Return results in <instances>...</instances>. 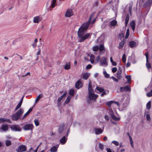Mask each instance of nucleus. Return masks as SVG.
Segmentation results:
<instances>
[{
    "instance_id": "58",
    "label": "nucleus",
    "mask_w": 152,
    "mask_h": 152,
    "mask_svg": "<svg viewBox=\"0 0 152 152\" xmlns=\"http://www.w3.org/2000/svg\"><path fill=\"white\" fill-rule=\"evenodd\" d=\"M92 67V66L91 64H88L86 67V68L87 69H90Z\"/></svg>"
},
{
    "instance_id": "49",
    "label": "nucleus",
    "mask_w": 152,
    "mask_h": 152,
    "mask_svg": "<svg viewBox=\"0 0 152 152\" xmlns=\"http://www.w3.org/2000/svg\"><path fill=\"white\" fill-rule=\"evenodd\" d=\"M99 46H95L93 48V49L94 51H96L99 49Z\"/></svg>"
},
{
    "instance_id": "36",
    "label": "nucleus",
    "mask_w": 152,
    "mask_h": 152,
    "mask_svg": "<svg viewBox=\"0 0 152 152\" xmlns=\"http://www.w3.org/2000/svg\"><path fill=\"white\" fill-rule=\"evenodd\" d=\"M99 55L98 56L95 58V61L97 62H98L99 61V59L100 58V55H102V53L100 52L99 53Z\"/></svg>"
},
{
    "instance_id": "62",
    "label": "nucleus",
    "mask_w": 152,
    "mask_h": 152,
    "mask_svg": "<svg viewBox=\"0 0 152 152\" xmlns=\"http://www.w3.org/2000/svg\"><path fill=\"white\" fill-rule=\"evenodd\" d=\"M111 63H112V65H113V66H115L117 65V63L115 61H112L111 62Z\"/></svg>"
},
{
    "instance_id": "47",
    "label": "nucleus",
    "mask_w": 152,
    "mask_h": 152,
    "mask_svg": "<svg viewBox=\"0 0 152 152\" xmlns=\"http://www.w3.org/2000/svg\"><path fill=\"white\" fill-rule=\"evenodd\" d=\"M112 143L114 144L116 146H118L119 145V143L118 141L115 140L113 141Z\"/></svg>"
},
{
    "instance_id": "33",
    "label": "nucleus",
    "mask_w": 152,
    "mask_h": 152,
    "mask_svg": "<svg viewBox=\"0 0 152 152\" xmlns=\"http://www.w3.org/2000/svg\"><path fill=\"white\" fill-rule=\"evenodd\" d=\"M129 19V14H127L125 19V25L126 26L127 24Z\"/></svg>"
},
{
    "instance_id": "60",
    "label": "nucleus",
    "mask_w": 152,
    "mask_h": 152,
    "mask_svg": "<svg viewBox=\"0 0 152 152\" xmlns=\"http://www.w3.org/2000/svg\"><path fill=\"white\" fill-rule=\"evenodd\" d=\"M129 62H130L129 61H128V62L126 64V67H128L130 66L131 64Z\"/></svg>"
},
{
    "instance_id": "3",
    "label": "nucleus",
    "mask_w": 152,
    "mask_h": 152,
    "mask_svg": "<svg viewBox=\"0 0 152 152\" xmlns=\"http://www.w3.org/2000/svg\"><path fill=\"white\" fill-rule=\"evenodd\" d=\"M108 65L107 58L104 56L102 57L100 60V65L107 66Z\"/></svg>"
},
{
    "instance_id": "50",
    "label": "nucleus",
    "mask_w": 152,
    "mask_h": 152,
    "mask_svg": "<svg viewBox=\"0 0 152 152\" xmlns=\"http://www.w3.org/2000/svg\"><path fill=\"white\" fill-rule=\"evenodd\" d=\"M122 60L123 62L125 63L126 61V55L125 54H123L122 58Z\"/></svg>"
},
{
    "instance_id": "32",
    "label": "nucleus",
    "mask_w": 152,
    "mask_h": 152,
    "mask_svg": "<svg viewBox=\"0 0 152 152\" xmlns=\"http://www.w3.org/2000/svg\"><path fill=\"white\" fill-rule=\"evenodd\" d=\"M42 97V94H40L37 97L36 99L35 100V103L37 102ZM36 103H35V104Z\"/></svg>"
},
{
    "instance_id": "4",
    "label": "nucleus",
    "mask_w": 152,
    "mask_h": 152,
    "mask_svg": "<svg viewBox=\"0 0 152 152\" xmlns=\"http://www.w3.org/2000/svg\"><path fill=\"white\" fill-rule=\"evenodd\" d=\"M56 3V0H51V4L50 6L48 5L47 4L46 5V7H48V11L51 10L52 9L54 8L55 6V4Z\"/></svg>"
},
{
    "instance_id": "23",
    "label": "nucleus",
    "mask_w": 152,
    "mask_h": 152,
    "mask_svg": "<svg viewBox=\"0 0 152 152\" xmlns=\"http://www.w3.org/2000/svg\"><path fill=\"white\" fill-rule=\"evenodd\" d=\"M4 122H8L11 123V122L10 119H8L4 118H0V123H3Z\"/></svg>"
},
{
    "instance_id": "17",
    "label": "nucleus",
    "mask_w": 152,
    "mask_h": 152,
    "mask_svg": "<svg viewBox=\"0 0 152 152\" xmlns=\"http://www.w3.org/2000/svg\"><path fill=\"white\" fill-rule=\"evenodd\" d=\"M82 86V83L80 80L78 81L75 84V87L79 89Z\"/></svg>"
},
{
    "instance_id": "31",
    "label": "nucleus",
    "mask_w": 152,
    "mask_h": 152,
    "mask_svg": "<svg viewBox=\"0 0 152 152\" xmlns=\"http://www.w3.org/2000/svg\"><path fill=\"white\" fill-rule=\"evenodd\" d=\"M70 67V62H68L67 63L66 65H65L64 68L66 70L69 69Z\"/></svg>"
},
{
    "instance_id": "14",
    "label": "nucleus",
    "mask_w": 152,
    "mask_h": 152,
    "mask_svg": "<svg viewBox=\"0 0 152 152\" xmlns=\"http://www.w3.org/2000/svg\"><path fill=\"white\" fill-rule=\"evenodd\" d=\"M8 129V125H7L3 124L1 125V127L0 129V130L1 132H3L2 130L3 131H6Z\"/></svg>"
},
{
    "instance_id": "11",
    "label": "nucleus",
    "mask_w": 152,
    "mask_h": 152,
    "mask_svg": "<svg viewBox=\"0 0 152 152\" xmlns=\"http://www.w3.org/2000/svg\"><path fill=\"white\" fill-rule=\"evenodd\" d=\"M130 88L129 86H126L124 87H121L120 88V91L121 92H126L129 91Z\"/></svg>"
},
{
    "instance_id": "10",
    "label": "nucleus",
    "mask_w": 152,
    "mask_h": 152,
    "mask_svg": "<svg viewBox=\"0 0 152 152\" xmlns=\"http://www.w3.org/2000/svg\"><path fill=\"white\" fill-rule=\"evenodd\" d=\"M98 97V96L95 94L94 93L89 94V97L90 99L92 100H95Z\"/></svg>"
},
{
    "instance_id": "7",
    "label": "nucleus",
    "mask_w": 152,
    "mask_h": 152,
    "mask_svg": "<svg viewBox=\"0 0 152 152\" xmlns=\"http://www.w3.org/2000/svg\"><path fill=\"white\" fill-rule=\"evenodd\" d=\"M26 147L24 145L19 146L18 148L17 151L18 152H23L26 150Z\"/></svg>"
},
{
    "instance_id": "53",
    "label": "nucleus",
    "mask_w": 152,
    "mask_h": 152,
    "mask_svg": "<svg viewBox=\"0 0 152 152\" xmlns=\"http://www.w3.org/2000/svg\"><path fill=\"white\" fill-rule=\"evenodd\" d=\"M117 69L116 67H113L112 69V71L113 72L115 73L117 71Z\"/></svg>"
},
{
    "instance_id": "61",
    "label": "nucleus",
    "mask_w": 152,
    "mask_h": 152,
    "mask_svg": "<svg viewBox=\"0 0 152 152\" xmlns=\"http://www.w3.org/2000/svg\"><path fill=\"white\" fill-rule=\"evenodd\" d=\"M106 150L107 152H114V151H112L111 149L109 148H107Z\"/></svg>"
},
{
    "instance_id": "38",
    "label": "nucleus",
    "mask_w": 152,
    "mask_h": 152,
    "mask_svg": "<svg viewBox=\"0 0 152 152\" xmlns=\"http://www.w3.org/2000/svg\"><path fill=\"white\" fill-rule=\"evenodd\" d=\"M129 34V29L128 28L126 30V33L125 37V39H127Z\"/></svg>"
},
{
    "instance_id": "5",
    "label": "nucleus",
    "mask_w": 152,
    "mask_h": 152,
    "mask_svg": "<svg viewBox=\"0 0 152 152\" xmlns=\"http://www.w3.org/2000/svg\"><path fill=\"white\" fill-rule=\"evenodd\" d=\"M34 127L32 124H27L23 127V129L24 130L32 131Z\"/></svg>"
},
{
    "instance_id": "34",
    "label": "nucleus",
    "mask_w": 152,
    "mask_h": 152,
    "mask_svg": "<svg viewBox=\"0 0 152 152\" xmlns=\"http://www.w3.org/2000/svg\"><path fill=\"white\" fill-rule=\"evenodd\" d=\"M146 118L148 121H150L151 118L148 112H147L146 114Z\"/></svg>"
},
{
    "instance_id": "20",
    "label": "nucleus",
    "mask_w": 152,
    "mask_h": 152,
    "mask_svg": "<svg viewBox=\"0 0 152 152\" xmlns=\"http://www.w3.org/2000/svg\"><path fill=\"white\" fill-rule=\"evenodd\" d=\"M88 89L89 94L94 93V92L93 90L92 89V85H91V82L90 81H89V83L88 84Z\"/></svg>"
},
{
    "instance_id": "16",
    "label": "nucleus",
    "mask_w": 152,
    "mask_h": 152,
    "mask_svg": "<svg viewBox=\"0 0 152 152\" xmlns=\"http://www.w3.org/2000/svg\"><path fill=\"white\" fill-rule=\"evenodd\" d=\"M113 103H115L118 106L119 105V103L118 102H114L113 101H110L106 103V104L109 107H110L111 104Z\"/></svg>"
},
{
    "instance_id": "19",
    "label": "nucleus",
    "mask_w": 152,
    "mask_h": 152,
    "mask_svg": "<svg viewBox=\"0 0 152 152\" xmlns=\"http://www.w3.org/2000/svg\"><path fill=\"white\" fill-rule=\"evenodd\" d=\"M122 70L120 68L119 69L117 72L116 75L117 77L119 79H120L122 77L121 76Z\"/></svg>"
},
{
    "instance_id": "18",
    "label": "nucleus",
    "mask_w": 152,
    "mask_h": 152,
    "mask_svg": "<svg viewBox=\"0 0 152 152\" xmlns=\"http://www.w3.org/2000/svg\"><path fill=\"white\" fill-rule=\"evenodd\" d=\"M67 140V139L64 136L63 137L61 138L60 140V142L62 145L64 144Z\"/></svg>"
},
{
    "instance_id": "59",
    "label": "nucleus",
    "mask_w": 152,
    "mask_h": 152,
    "mask_svg": "<svg viewBox=\"0 0 152 152\" xmlns=\"http://www.w3.org/2000/svg\"><path fill=\"white\" fill-rule=\"evenodd\" d=\"M63 127H60L59 128V131L60 133H61L63 130Z\"/></svg>"
},
{
    "instance_id": "8",
    "label": "nucleus",
    "mask_w": 152,
    "mask_h": 152,
    "mask_svg": "<svg viewBox=\"0 0 152 152\" xmlns=\"http://www.w3.org/2000/svg\"><path fill=\"white\" fill-rule=\"evenodd\" d=\"M104 129V127H103L102 129L98 128H96L94 129V131L96 134H99L103 132Z\"/></svg>"
},
{
    "instance_id": "64",
    "label": "nucleus",
    "mask_w": 152,
    "mask_h": 152,
    "mask_svg": "<svg viewBox=\"0 0 152 152\" xmlns=\"http://www.w3.org/2000/svg\"><path fill=\"white\" fill-rule=\"evenodd\" d=\"M40 49L39 48L38 49V52H37V55H39L40 54Z\"/></svg>"
},
{
    "instance_id": "39",
    "label": "nucleus",
    "mask_w": 152,
    "mask_h": 152,
    "mask_svg": "<svg viewBox=\"0 0 152 152\" xmlns=\"http://www.w3.org/2000/svg\"><path fill=\"white\" fill-rule=\"evenodd\" d=\"M151 106V102L149 101L147 104L146 106V108L147 110H149L150 109Z\"/></svg>"
},
{
    "instance_id": "52",
    "label": "nucleus",
    "mask_w": 152,
    "mask_h": 152,
    "mask_svg": "<svg viewBox=\"0 0 152 152\" xmlns=\"http://www.w3.org/2000/svg\"><path fill=\"white\" fill-rule=\"evenodd\" d=\"M146 65L148 69L151 68V64L150 63H148V62H146Z\"/></svg>"
},
{
    "instance_id": "28",
    "label": "nucleus",
    "mask_w": 152,
    "mask_h": 152,
    "mask_svg": "<svg viewBox=\"0 0 152 152\" xmlns=\"http://www.w3.org/2000/svg\"><path fill=\"white\" fill-rule=\"evenodd\" d=\"M90 75V74L89 73H86L83 75V78L84 79L86 80L88 78Z\"/></svg>"
},
{
    "instance_id": "42",
    "label": "nucleus",
    "mask_w": 152,
    "mask_h": 152,
    "mask_svg": "<svg viewBox=\"0 0 152 152\" xmlns=\"http://www.w3.org/2000/svg\"><path fill=\"white\" fill-rule=\"evenodd\" d=\"M74 91L72 89H70L69 91V95L71 96H73L74 94Z\"/></svg>"
},
{
    "instance_id": "2",
    "label": "nucleus",
    "mask_w": 152,
    "mask_h": 152,
    "mask_svg": "<svg viewBox=\"0 0 152 152\" xmlns=\"http://www.w3.org/2000/svg\"><path fill=\"white\" fill-rule=\"evenodd\" d=\"M23 112V109L20 108L15 113L12 115V119L13 121H16L20 119Z\"/></svg>"
},
{
    "instance_id": "22",
    "label": "nucleus",
    "mask_w": 152,
    "mask_h": 152,
    "mask_svg": "<svg viewBox=\"0 0 152 152\" xmlns=\"http://www.w3.org/2000/svg\"><path fill=\"white\" fill-rule=\"evenodd\" d=\"M137 43L134 41H131L129 42V46L131 48H132L137 45Z\"/></svg>"
},
{
    "instance_id": "30",
    "label": "nucleus",
    "mask_w": 152,
    "mask_h": 152,
    "mask_svg": "<svg viewBox=\"0 0 152 152\" xmlns=\"http://www.w3.org/2000/svg\"><path fill=\"white\" fill-rule=\"evenodd\" d=\"M111 117L115 121H119L120 119V118L116 117L114 115H112V116H111Z\"/></svg>"
},
{
    "instance_id": "40",
    "label": "nucleus",
    "mask_w": 152,
    "mask_h": 152,
    "mask_svg": "<svg viewBox=\"0 0 152 152\" xmlns=\"http://www.w3.org/2000/svg\"><path fill=\"white\" fill-rule=\"evenodd\" d=\"M96 89L100 92H102L104 91V89L102 88L98 87H96Z\"/></svg>"
},
{
    "instance_id": "57",
    "label": "nucleus",
    "mask_w": 152,
    "mask_h": 152,
    "mask_svg": "<svg viewBox=\"0 0 152 152\" xmlns=\"http://www.w3.org/2000/svg\"><path fill=\"white\" fill-rule=\"evenodd\" d=\"M28 113L27 112L23 116V118L21 119H23L26 117L28 115Z\"/></svg>"
},
{
    "instance_id": "41",
    "label": "nucleus",
    "mask_w": 152,
    "mask_h": 152,
    "mask_svg": "<svg viewBox=\"0 0 152 152\" xmlns=\"http://www.w3.org/2000/svg\"><path fill=\"white\" fill-rule=\"evenodd\" d=\"M71 98V96H69L66 99L65 101V103L66 104L68 103L69 102Z\"/></svg>"
},
{
    "instance_id": "26",
    "label": "nucleus",
    "mask_w": 152,
    "mask_h": 152,
    "mask_svg": "<svg viewBox=\"0 0 152 152\" xmlns=\"http://www.w3.org/2000/svg\"><path fill=\"white\" fill-rule=\"evenodd\" d=\"M39 145L38 146L37 148L31 147L30 149V151L31 152H37L38 148Z\"/></svg>"
},
{
    "instance_id": "63",
    "label": "nucleus",
    "mask_w": 152,
    "mask_h": 152,
    "mask_svg": "<svg viewBox=\"0 0 152 152\" xmlns=\"http://www.w3.org/2000/svg\"><path fill=\"white\" fill-rule=\"evenodd\" d=\"M105 119L107 120H109V117L107 115H105L104 117Z\"/></svg>"
},
{
    "instance_id": "24",
    "label": "nucleus",
    "mask_w": 152,
    "mask_h": 152,
    "mask_svg": "<svg viewBox=\"0 0 152 152\" xmlns=\"http://www.w3.org/2000/svg\"><path fill=\"white\" fill-rule=\"evenodd\" d=\"M58 146H54L51 148L50 149L51 152H57Z\"/></svg>"
},
{
    "instance_id": "35",
    "label": "nucleus",
    "mask_w": 152,
    "mask_h": 152,
    "mask_svg": "<svg viewBox=\"0 0 152 152\" xmlns=\"http://www.w3.org/2000/svg\"><path fill=\"white\" fill-rule=\"evenodd\" d=\"M126 78L127 79V82L130 83L131 82V76L130 75H127L126 76Z\"/></svg>"
},
{
    "instance_id": "51",
    "label": "nucleus",
    "mask_w": 152,
    "mask_h": 152,
    "mask_svg": "<svg viewBox=\"0 0 152 152\" xmlns=\"http://www.w3.org/2000/svg\"><path fill=\"white\" fill-rule=\"evenodd\" d=\"M99 148L101 150H103L104 149V145L101 143L99 144Z\"/></svg>"
},
{
    "instance_id": "56",
    "label": "nucleus",
    "mask_w": 152,
    "mask_h": 152,
    "mask_svg": "<svg viewBox=\"0 0 152 152\" xmlns=\"http://www.w3.org/2000/svg\"><path fill=\"white\" fill-rule=\"evenodd\" d=\"M129 138L131 145H132V144L133 143V141L132 140V138L130 136H129Z\"/></svg>"
},
{
    "instance_id": "9",
    "label": "nucleus",
    "mask_w": 152,
    "mask_h": 152,
    "mask_svg": "<svg viewBox=\"0 0 152 152\" xmlns=\"http://www.w3.org/2000/svg\"><path fill=\"white\" fill-rule=\"evenodd\" d=\"M73 15L72 10L71 9H68L67 11L65 14V16L67 17H70Z\"/></svg>"
},
{
    "instance_id": "6",
    "label": "nucleus",
    "mask_w": 152,
    "mask_h": 152,
    "mask_svg": "<svg viewBox=\"0 0 152 152\" xmlns=\"http://www.w3.org/2000/svg\"><path fill=\"white\" fill-rule=\"evenodd\" d=\"M11 130L15 131H20L21 129L18 125H14L12 126L11 127Z\"/></svg>"
},
{
    "instance_id": "45",
    "label": "nucleus",
    "mask_w": 152,
    "mask_h": 152,
    "mask_svg": "<svg viewBox=\"0 0 152 152\" xmlns=\"http://www.w3.org/2000/svg\"><path fill=\"white\" fill-rule=\"evenodd\" d=\"M147 96L148 97H150L152 96V89H151L150 92L146 94Z\"/></svg>"
},
{
    "instance_id": "44",
    "label": "nucleus",
    "mask_w": 152,
    "mask_h": 152,
    "mask_svg": "<svg viewBox=\"0 0 152 152\" xmlns=\"http://www.w3.org/2000/svg\"><path fill=\"white\" fill-rule=\"evenodd\" d=\"M103 73L105 77L108 78L109 77V75L108 74L106 71H104Z\"/></svg>"
},
{
    "instance_id": "29",
    "label": "nucleus",
    "mask_w": 152,
    "mask_h": 152,
    "mask_svg": "<svg viewBox=\"0 0 152 152\" xmlns=\"http://www.w3.org/2000/svg\"><path fill=\"white\" fill-rule=\"evenodd\" d=\"M117 23V21L115 20H112L110 23V24L111 26H115Z\"/></svg>"
},
{
    "instance_id": "12",
    "label": "nucleus",
    "mask_w": 152,
    "mask_h": 152,
    "mask_svg": "<svg viewBox=\"0 0 152 152\" xmlns=\"http://www.w3.org/2000/svg\"><path fill=\"white\" fill-rule=\"evenodd\" d=\"M128 61L132 62L133 64H134L136 62V61L135 59V56L134 55H132L131 56L129 57Z\"/></svg>"
},
{
    "instance_id": "43",
    "label": "nucleus",
    "mask_w": 152,
    "mask_h": 152,
    "mask_svg": "<svg viewBox=\"0 0 152 152\" xmlns=\"http://www.w3.org/2000/svg\"><path fill=\"white\" fill-rule=\"evenodd\" d=\"M124 44V41H123L121 42H120L119 44V49H121L122 48Z\"/></svg>"
},
{
    "instance_id": "37",
    "label": "nucleus",
    "mask_w": 152,
    "mask_h": 152,
    "mask_svg": "<svg viewBox=\"0 0 152 152\" xmlns=\"http://www.w3.org/2000/svg\"><path fill=\"white\" fill-rule=\"evenodd\" d=\"M21 102H19L17 105L16 107L15 108V111H16L18 110L21 106L22 105Z\"/></svg>"
},
{
    "instance_id": "1",
    "label": "nucleus",
    "mask_w": 152,
    "mask_h": 152,
    "mask_svg": "<svg viewBox=\"0 0 152 152\" xmlns=\"http://www.w3.org/2000/svg\"><path fill=\"white\" fill-rule=\"evenodd\" d=\"M95 13H92L88 21L83 23L82 26L79 29L78 35L79 38V41L82 42L88 38H90L92 35L88 33H85V31L88 28L90 23H94L96 20V17L94 16Z\"/></svg>"
},
{
    "instance_id": "54",
    "label": "nucleus",
    "mask_w": 152,
    "mask_h": 152,
    "mask_svg": "<svg viewBox=\"0 0 152 152\" xmlns=\"http://www.w3.org/2000/svg\"><path fill=\"white\" fill-rule=\"evenodd\" d=\"M145 56L146 58V62H148V53L147 52H146L145 53Z\"/></svg>"
},
{
    "instance_id": "48",
    "label": "nucleus",
    "mask_w": 152,
    "mask_h": 152,
    "mask_svg": "<svg viewBox=\"0 0 152 152\" xmlns=\"http://www.w3.org/2000/svg\"><path fill=\"white\" fill-rule=\"evenodd\" d=\"M11 143V141L9 140H7L6 141V144L7 146L10 145Z\"/></svg>"
},
{
    "instance_id": "27",
    "label": "nucleus",
    "mask_w": 152,
    "mask_h": 152,
    "mask_svg": "<svg viewBox=\"0 0 152 152\" xmlns=\"http://www.w3.org/2000/svg\"><path fill=\"white\" fill-rule=\"evenodd\" d=\"M95 57L94 55L92 54L90 56V61L92 64L94 63Z\"/></svg>"
},
{
    "instance_id": "13",
    "label": "nucleus",
    "mask_w": 152,
    "mask_h": 152,
    "mask_svg": "<svg viewBox=\"0 0 152 152\" xmlns=\"http://www.w3.org/2000/svg\"><path fill=\"white\" fill-rule=\"evenodd\" d=\"M41 20V17L39 16H37L34 17L33 21L35 23H38L40 22Z\"/></svg>"
},
{
    "instance_id": "21",
    "label": "nucleus",
    "mask_w": 152,
    "mask_h": 152,
    "mask_svg": "<svg viewBox=\"0 0 152 152\" xmlns=\"http://www.w3.org/2000/svg\"><path fill=\"white\" fill-rule=\"evenodd\" d=\"M99 51L100 52L103 51L102 53H104L105 51V49L103 45L102 44H101L99 45Z\"/></svg>"
},
{
    "instance_id": "15",
    "label": "nucleus",
    "mask_w": 152,
    "mask_h": 152,
    "mask_svg": "<svg viewBox=\"0 0 152 152\" xmlns=\"http://www.w3.org/2000/svg\"><path fill=\"white\" fill-rule=\"evenodd\" d=\"M67 94V93L66 92H65L62 95L58 98L57 100V103L58 104H59L63 99L64 98Z\"/></svg>"
},
{
    "instance_id": "55",
    "label": "nucleus",
    "mask_w": 152,
    "mask_h": 152,
    "mask_svg": "<svg viewBox=\"0 0 152 152\" xmlns=\"http://www.w3.org/2000/svg\"><path fill=\"white\" fill-rule=\"evenodd\" d=\"M109 112L110 114L111 115V116H112V115H114V112L111 109H109Z\"/></svg>"
},
{
    "instance_id": "46",
    "label": "nucleus",
    "mask_w": 152,
    "mask_h": 152,
    "mask_svg": "<svg viewBox=\"0 0 152 152\" xmlns=\"http://www.w3.org/2000/svg\"><path fill=\"white\" fill-rule=\"evenodd\" d=\"M34 123L36 126H38L39 125V123L37 119H35L34 120Z\"/></svg>"
},
{
    "instance_id": "25",
    "label": "nucleus",
    "mask_w": 152,
    "mask_h": 152,
    "mask_svg": "<svg viewBox=\"0 0 152 152\" xmlns=\"http://www.w3.org/2000/svg\"><path fill=\"white\" fill-rule=\"evenodd\" d=\"M130 25L132 27L133 31H134L135 29V23L134 21L132 20L130 23Z\"/></svg>"
}]
</instances>
